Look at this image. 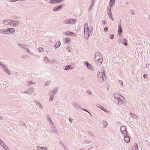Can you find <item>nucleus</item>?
Masks as SVG:
<instances>
[{"instance_id":"1","label":"nucleus","mask_w":150,"mask_h":150,"mask_svg":"<svg viewBox=\"0 0 150 150\" xmlns=\"http://www.w3.org/2000/svg\"><path fill=\"white\" fill-rule=\"evenodd\" d=\"M84 37L86 39H87L89 37L91 36L93 34L92 29H84Z\"/></svg>"},{"instance_id":"18","label":"nucleus","mask_w":150,"mask_h":150,"mask_svg":"<svg viewBox=\"0 0 150 150\" xmlns=\"http://www.w3.org/2000/svg\"><path fill=\"white\" fill-rule=\"evenodd\" d=\"M73 69V67H71L70 65H67L63 68L65 70H68L70 69Z\"/></svg>"},{"instance_id":"55","label":"nucleus","mask_w":150,"mask_h":150,"mask_svg":"<svg viewBox=\"0 0 150 150\" xmlns=\"http://www.w3.org/2000/svg\"><path fill=\"white\" fill-rule=\"evenodd\" d=\"M111 10H110V9H108V11H107V13H108V14H109V13H111Z\"/></svg>"},{"instance_id":"12","label":"nucleus","mask_w":150,"mask_h":150,"mask_svg":"<svg viewBox=\"0 0 150 150\" xmlns=\"http://www.w3.org/2000/svg\"><path fill=\"white\" fill-rule=\"evenodd\" d=\"M84 64L86 66L88 69L91 70H92V69H93V67L92 65L90 64L87 62L84 61Z\"/></svg>"},{"instance_id":"53","label":"nucleus","mask_w":150,"mask_h":150,"mask_svg":"<svg viewBox=\"0 0 150 150\" xmlns=\"http://www.w3.org/2000/svg\"><path fill=\"white\" fill-rule=\"evenodd\" d=\"M59 143L63 147H64V146H65L63 142L61 141H60Z\"/></svg>"},{"instance_id":"29","label":"nucleus","mask_w":150,"mask_h":150,"mask_svg":"<svg viewBox=\"0 0 150 150\" xmlns=\"http://www.w3.org/2000/svg\"><path fill=\"white\" fill-rule=\"evenodd\" d=\"M57 88H55L52 91H52L53 93L55 94L57 92Z\"/></svg>"},{"instance_id":"13","label":"nucleus","mask_w":150,"mask_h":150,"mask_svg":"<svg viewBox=\"0 0 150 150\" xmlns=\"http://www.w3.org/2000/svg\"><path fill=\"white\" fill-rule=\"evenodd\" d=\"M64 0H50L49 3L50 4L59 3L62 2Z\"/></svg>"},{"instance_id":"26","label":"nucleus","mask_w":150,"mask_h":150,"mask_svg":"<svg viewBox=\"0 0 150 150\" xmlns=\"http://www.w3.org/2000/svg\"><path fill=\"white\" fill-rule=\"evenodd\" d=\"M130 115L131 116L133 117V118H135L136 119H137L138 117L136 115L132 113H130Z\"/></svg>"},{"instance_id":"60","label":"nucleus","mask_w":150,"mask_h":150,"mask_svg":"<svg viewBox=\"0 0 150 150\" xmlns=\"http://www.w3.org/2000/svg\"><path fill=\"white\" fill-rule=\"evenodd\" d=\"M22 48L25 50H26V49H27V48L25 47L24 45L23 46Z\"/></svg>"},{"instance_id":"15","label":"nucleus","mask_w":150,"mask_h":150,"mask_svg":"<svg viewBox=\"0 0 150 150\" xmlns=\"http://www.w3.org/2000/svg\"><path fill=\"white\" fill-rule=\"evenodd\" d=\"M63 5H61L57 7H56L53 8V11H57L59 10L62 7Z\"/></svg>"},{"instance_id":"6","label":"nucleus","mask_w":150,"mask_h":150,"mask_svg":"<svg viewBox=\"0 0 150 150\" xmlns=\"http://www.w3.org/2000/svg\"><path fill=\"white\" fill-rule=\"evenodd\" d=\"M121 132L123 134H127V128L125 126H122L120 128Z\"/></svg>"},{"instance_id":"5","label":"nucleus","mask_w":150,"mask_h":150,"mask_svg":"<svg viewBox=\"0 0 150 150\" xmlns=\"http://www.w3.org/2000/svg\"><path fill=\"white\" fill-rule=\"evenodd\" d=\"M103 59L102 55L98 52H96L95 54V60H99Z\"/></svg>"},{"instance_id":"17","label":"nucleus","mask_w":150,"mask_h":150,"mask_svg":"<svg viewBox=\"0 0 150 150\" xmlns=\"http://www.w3.org/2000/svg\"><path fill=\"white\" fill-rule=\"evenodd\" d=\"M113 96L116 99H117L118 98V97H119L120 96L121 97V98H122L124 100H125V98H124L122 96H121L120 95H119L118 93H115L114 94Z\"/></svg>"},{"instance_id":"9","label":"nucleus","mask_w":150,"mask_h":150,"mask_svg":"<svg viewBox=\"0 0 150 150\" xmlns=\"http://www.w3.org/2000/svg\"><path fill=\"white\" fill-rule=\"evenodd\" d=\"M63 34H66L67 35L69 36H75L76 35L75 33L72 32L70 31H67L63 33Z\"/></svg>"},{"instance_id":"14","label":"nucleus","mask_w":150,"mask_h":150,"mask_svg":"<svg viewBox=\"0 0 150 150\" xmlns=\"http://www.w3.org/2000/svg\"><path fill=\"white\" fill-rule=\"evenodd\" d=\"M52 91H50L49 93V94L50 95V98L49 99V100L50 101H51L53 100V97L55 95V94L53 93H52Z\"/></svg>"},{"instance_id":"48","label":"nucleus","mask_w":150,"mask_h":150,"mask_svg":"<svg viewBox=\"0 0 150 150\" xmlns=\"http://www.w3.org/2000/svg\"><path fill=\"white\" fill-rule=\"evenodd\" d=\"M118 81L119 83L121 85H122V86H123V83L122 81L120 80H119Z\"/></svg>"},{"instance_id":"16","label":"nucleus","mask_w":150,"mask_h":150,"mask_svg":"<svg viewBox=\"0 0 150 150\" xmlns=\"http://www.w3.org/2000/svg\"><path fill=\"white\" fill-rule=\"evenodd\" d=\"M125 141L126 143H129L130 140V138L129 136L127 135L125 136L124 138Z\"/></svg>"},{"instance_id":"31","label":"nucleus","mask_w":150,"mask_h":150,"mask_svg":"<svg viewBox=\"0 0 150 150\" xmlns=\"http://www.w3.org/2000/svg\"><path fill=\"white\" fill-rule=\"evenodd\" d=\"M122 44L125 45H127V41L125 39H124L123 41L122 42Z\"/></svg>"},{"instance_id":"7","label":"nucleus","mask_w":150,"mask_h":150,"mask_svg":"<svg viewBox=\"0 0 150 150\" xmlns=\"http://www.w3.org/2000/svg\"><path fill=\"white\" fill-rule=\"evenodd\" d=\"M12 20L11 19H6L3 21V23L5 25H9L11 26Z\"/></svg>"},{"instance_id":"21","label":"nucleus","mask_w":150,"mask_h":150,"mask_svg":"<svg viewBox=\"0 0 150 150\" xmlns=\"http://www.w3.org/2000/svg\"><path fill=\"white\" fill-rule=\"evenodd\" d=\"M71 104L75 107L78 108H81L80 106L78 104L74 102H72Z\"/></svg>"},{"instance_id":"54","label":"nucleus","mask_w":150,"mask_h":150,"mask_svg":"<svg viewBox=\"0 0 150 150\" xmlns=\"http://www.w3.org/2000/svg\"><path fill=\"white\" fill-rule=\"evenodd\" d=\"M26 50L27 51V52L28 53L30 54V50H29V49H28V48H27V49H26V50ZM31 53H32L31 52Z\"/></svg>"},{"instance_id":"50","label":"nucleus","mask_w":150,"mask_h":150,"mask_svg":"<svg viewBox=\"0 0 150 150\" xmlns=\"http://www.w3.org/2000/svg\"><path fill=\"white\" fill-rule=\"evenodd\" d=\"M57 61L55 60H52L50 61V63L51 62L52 64H53L54 63H55Z\"/></svg>"},{"instance_id":"8","label":"nucleus","mask_w":150,"mask_h":150,"mask_svg":"<svg viewBox=\"0 0 150 150\" xmlns=\"http://www.w3.org/2000/svg\"><path fill=\"white\" fill-rule=\"evenodd\" d=\"M20 23L19 21L18 20H16L14 21H13L12 20L11 22V26L13 27H17Z\"/></svg>"},{"instance_id":"4","label":"nucleus","mask_w":150,"mask_h":150,"mask_svg":"<svg viewBox=\"0 0 150 150\" xmlns=\"http://www.w3.org/2000/svg\"><path fill=\"white\" fill-rule=\"evenodd\" d=\"M98 78L99 82L100 83H102L104 80V78H105L103 76V73L102 72H98Z\"/></svg>"},{"instance_id":"24","label":"nucleus","mask_w":150,"mask_h":150,"mask_svg":"<svg viewBox=\"0 0 150 150\" xmlns=\"http://www.w3.org/2000/svg\"><path fill=\"white\" fill-rule=\"evenodd\" d=\"M44 61L45 63H49L50 60L48 59L47 57H45L44 58Z\"/></svg>"},{"instance_id":"22","label":"nucleus","mask_w":150,"mask_h":150,"mask_svg":"<svg viewBox=\"0 0 150 150\" xmlns=\"http://www.w3.org/2000/svg\"><path fill=\"white\" fill-rule=\"evenodd\" d=\"M118 35L119 36H121L122 33V29H118Z\"/></svg>"},{"instance_id":"44","label":"nucleus","mask_w":150,"mask_h":150,"mask_svg":"<svg viewBox=\"0 0 150 150\" xmlns=\"http://www.w3.org/2000/svg\"><path fill=\"white\" fill-rule=\"evenodd\" d=\"M130 11L132 15H134L135 14V12L133 11V10L131 9H130Z\"/></svg>"},{"instance_id":"43","label":"nucleus","mask_w":150,"mask_h":150,"mask_svg":"<svg viewBox=\"0 0 150 150\" xmlns=\"http://www.w3.org/2000/svg\"><path fill=\"white\" fill-rule=\"evenodd\" d=\"M84 28H88V24L87 23H85L84 25Z\"/></svg>"},{"instance_id":"62","label":"nucleus","mask_w":150,"mask_h":150,"mask_svg":"<svg viewBox=\"0 0 150 150\" xmlns=\"http://www.w3.org/2000/svg\"><path fill=\"white\" fill-rule=\"evenodd\" d=\"M49 119H50V123H53V122H52V120L51 119V118L50 117H49Z\"/></svg>"},{"instance_id":"20","label":"nucleus","mask_w":150,"mask_h":150,"mask_svg":"<svg viewBox=\"0 0 150 150\" xmlns=\"http://www.w3.org/2000/svg\"><path fill=\"white\" fill-rule=\"evenodd\" d=\"M61 45V43L60 42L58 41L57 42V43L54 46L55 49H57Z\"/></svg>"},{"instance_id":"23","label":"nucleus","mask_w":150,"mask_h":150,"mask_svg":"<svg viewBox=\"0 0 150 150\" xmlns=\"http://www.w3.org/2000/svg\"><path fill=\"white\" fill-rule=\"evenodd\" d=\"M34 102L38 106H40L41 107V109H42V105L40 104V103L38 102V101L37 100H35L34 101Z\"/></svg>"},{"instance_id":"45","label":"nucleus","mask_w":150,"mask_h":150,"mask_svg":"<svg viewBox=\"0 0 150 150\" xmlns=\"http://www.w3.org/2000/svg\"><path fill=\"white\" fill-rule=\"evenodd\" d=\"M3 68H4V70L5 71V72L6 71L8 70L7 67L5 66V67L4 66Z\"/></svg>"},{"instance_id":"56","label":"nucleus","mask_w":150,"mask_h":150,"mask_svg":"<svg viewBox=\"0 0 150 150\" xmlns=\"http://www.w3.org/2000/svg\"><path fill=\"white\" fill-rule=\"evenodd\" d=\"M64 149V150H68V149L67 146H64V147H63Z\"/></svg>"},{"instance_id":"42","label":"nucleus","mask_w":150,"mask_h":150,"mask_svg":"<svg viewBox=\"0 0 150 150\" xmlns=\"http://www.w3.org/2000/svg\"><path fill=\"white\" fill-rule=\"evenodd\" d=\"M50 83V81H48L46 82L45 83V85L46 86H48Z\"/></svg>"},{"instance_id":"46","label":"nucleus","mask_w":150,"mask_h":150,"mask_svg":"<svg viewBox=\"0 0 150 150\" xmlns=\"http://www.w3.org/2000/svg\"><path fill=\"white\" fill-rule=\"evenodd\" d=\"M5 72L6 73V74H9V75L11 74V72L8 69Z\"/></svg>"},{"instance_id":"63","label":"nucleus","mask_w":150,"mask_h":150,"mask_svg":"<svg viewBox=\"0 0 150 150\" xmlns=\"http://www.w3.org/2000/svg\"><path fill=\"white\" fill-rule=\"evenodd\" d=\"M69 120L70 122L72 123V122L73 120L69 118Z\"/></svg>"},{"instance_id":"64","label":"nucleus","mask_w":150,"mask_h":150,"mask_svg":"<svg viewBox=\"0 0 150 150\" xmlns=\"http://www.w3.org/2000/svg\"><path fill=\"white\" fill-rule=\"evenodd\" d=\"M88 134L90 135H92V134L91 132H90L89 131L88 132Z\"/></svg>"},{"instance_id":"61","label":"nucleus","mask_w":150,"mask_h":150,"mask_svg":"<svg viewBox=\"0 0 150 150\" xmlns=\"http://www.w3.org/2000/svg\"><path fill=\"white\" fill-rule=\"evenodd\" d=\"M117 99L118 100V101H119V100H122V99H123V100H124L123 98H122V99H121V98H120V97H118V98Z\"/></svg>"},{"instance_id":"3","label":"nucleus","mask_w":150,"mask_h":150,"mask_svg":"<svg viewBox=\"0 0 150 150\" xmlns=\"http://www.w3.org/2000/svg\"><path fill=\"white\" fill-rule=\"evenodd\" d=\"M76 21L77 20L76 19H68L65 20L64 21V23L68 24H72L75 23Z\"/></svg>"},{"instance_id":"33","label":"nucleus","mask_w":150,"mask_h":150,"mask_svg":"<svg viewBox=\"0 0 150 150\" xmlns=\"http://www.w3.org/2000/svg\"><path fill=\"white\" fill-rule=\"evenodd\" d=\"M102 124L103 125H105V127H106L108 125V122L105 121L103 120L102 122Z\"/></svg>"},{"instance_id":"57","label":"nucleus","mask_w":150,"mask_h":150,"mask_svg":"<svg viewBox=\"0 0 150 150\" xmlns=\"http://www.w3.org/2000/svg\"><path fill=\"white\" fill-rule=\"evenodd\" d=\"M3 147H4L6 146V145L3 142V143L1 145Z\"/></svg>"},{"instance_id":"47","label":"nucleus","mask_w":150,"mask_h":150,"mask_svg":"<svg viewBox=\"0 0 150 150\" xmlns=\"http://www.w3.org/2000/svg\"><path fill=\"white\" fill-rule=\"evenodd\" d=\"M121 25V21H120V22L119 23V24L118 28H122Z\"/></svg>"},{"instance_id":"52","label":"nucleus","mask_w":150,"mask_h":150,"mask_svg":"<svg viewBox=\"0 0 150 150\" xmlns=\"http://www.w3.org/2000/svg\"><path fill=\"white\" fill-rule=\"evenodd\" d=\"M4 66L5 67V65H3L0 62V67H1L3 68Z\"/></svg>"},{"instance_id":"36","label":"nucleus","mask_w":150,"mask_h":150,"mask_svg":"<svg viewBox=\"0 0 150 150\" xmlns=\"http://www.w3.org/2000/svg\"><path fill=\"white\" fill-rule=\"evenodd\" d=\"M12 17L14 19H20V18L19 17L16 16V15H13L12 16Z\"/></svg>"},{"instance_id":"51","label":"nucleus","mask_w":150,"mask_h":150,"mask_svg":"<svg viewBox=\"0 0 150 150\" xmlns=\"http://www.w3.org/2000/svg\"><path fill=\"white\" fill-rule=\"evenodd\" d=\"M103 76L105 78L106 77L105 71H104L103 73Z\"/></svg>"},{"instance_id":"35","label":"nucleus","mask_w":150,"mask_h":150,"mask_svg":"<svg viewBox=\"0 0 150 150\" xmlns=\"http://www.w3.org/2000/svg\"><path fill=\"white\" fill-rule=\"evenodd\" d=\"M19 124L20 125H21L23 126H25V127H26V124L23 122H19Z\"/></svg>"},{"instance_id":"27","label":"nucleus","mask_w":150,"mask_h":150,"mask_svg":"<svg viewBox=\"0 0 150 150\" xmlns=\"http://www.w3.org/2000/svg\"><path fill=\"white\" fill-rule=\"evenodd\" d=\"M37 149L38 150H46L47 148L45 149L44 147H42L40 146H38Z\"/></svg>"},{"instance_id":"19","label":"nucleus","mask_w":150,"mask_h":150,"mask_svg":"<svg viewBox=\"0 0 150 150\" xmlns=\"http://www.w3.org/2000/svg\"><path fill=\"white\" fill-rule=\"evenodd\" d=\"M96 63L98 65H100L103 62V59H100L99 60H95Z\"/></svg>"},{"instance_id":"58","label":"nucleus","mask_w":150,"mask_h":150,"mask_svg":"<svg viewBox=\"0 0 150 150\" xmlns=\"http://www.w3.org/2000/svg\"><path fill=\"white\" fill-rule=\"evenodd\" d=\"M147 76V74H145L143 75V76L144 78H146V77Z\"/></svg>"},{"instance_id":"2","label":"nucleus","mask_w":150,"mask_h":150,"mask_svg":"<svg viewBox=\"0 0 150 150\" xmlns=\"http://www.w3.org/2000/svg\"><path fill=\"white\" fill-rule=\"evenodd\" d=\"M14 29H2L0 30V32L1 33L5 34H9L10 33H14Z\"/></svg>"},{"instance_id":"10","label":"nucleus","mask_w":150,"mask_h":150,"mask_svg":"<svg viewBox=\"0 0 150 150\" xmlns=\"http://www.w3.org/2000/svg\"><path fill=\"white\" fill-rule=\"evenodd\" d=\"M96 106L99 108L100 109L102 110L105 112H107V110L104 107H103L99 104H97Z\"/></svg>"},{"instance_id":"32","label":"nucleus","mask_w":150,"mask_h":150,"mask_svg":"<svg viewBox=\"0 0 150 150\" xmlns=\"http://www.w3.org/2000/svg\"><path fill=\"white\" fill-rule=\"evenodd\" d=\"M37 50L40 52H41L43 51L44 49L40 47L37 49Z\"/></svg>"},{"instance_id":"30","label":"nucleus","mask_w":150,"mask_h":150,"mask_svg":"<svg viewBox=\"0 0 150 150\" xmlns=\"http://www.w3.org/2000/svg\"><path fill=\"white\" fill-rule=\"evenodd\" d=\"M70 40L66 38H65L64 39V44H65L68 43H69Z\"/></svg>"},{"instance_id":"38","label":"nucleus","mask_w":150,"mask_h":150,"mask_svg":"<svg viewBox=\"0 0 150 150\" xmlns=\"http://www.w3.org/2000/svg\"><path fill=\"white\" fill-rule=\"evenodd\" d=\"M28 84L30 85H34L35 84V82H33L31 81H28Z\"/></svg>"},{"instance_id":"49","label":"nucleus","mask_w":150,"mask_h":150,"mask_svg":"<svg viewBox=\"0 0 150 150\" xmlns=\"http://www.w3.org/2000/svg\"><path fill=\"white\" fill-rule=\"evenodd\" d=\"M86 92L87 93H88V94H92V93L89 90H86Z\"/></svg>"},{"instance_id":"39","label":"nucleus","mask_w":150,"mask_h":150,"mask_svg":"<svg viewBox=\"0 0 150 150\" xmlns=\"http://www.w3.org/2000/svg\"><path fill=\"white\" fill-rule=\"evenodd\" d=\"M66 50L68 52H70L71 50V48L70 47H68L66 48Z\"/></svg>"},{"instance_id":"59","label":"nucleus","mask_w":150,"mask_h":150,"mask_svg":"<svg viewBox=\"0 0 150 150\" xmlns=\"http://www.w3.org/2000/svg\"><path fill=\"white\" fill-rule=\"evenodd\" d=\"M18 45L20 47H22V48H23L24 46V45L19 44H18Z\"/></svg>"},{"instance_id":"28","label":"nucleus","mask_w":150,"mask_h":150,"mask_svg":"<svg viewBox=\"0 0 150 150\" xmlns=\"http://www.w3.org/2000/svg\"><path fill=\"white\" fill-rule=\"evenodd\" d=\"M138 146L137 144H136V145H135L134 146H133L132 148V150H137Z\"/></svg>"},{"instance_id":"25","label":"nucleus","mask_w":150,"mask_h":150,"mask_svg":"<svg viewBox=\"0 0 150 150\" xmlns=\"http://www.w3.org/2000/svg\"><path fill=\"white\" fill-rule=\"evenodd\" d=\"M115 3V0H110V2L109 5L110 6H112L114 5Z\"/></svg>"},{"instance_id":"41","label":"nucleus","mask_w":150,"mask_h":150,"mask_svg":"<svg viewBox=\"0 0 150 150\" xmlns=\"http://www.w3.org/2000/svg\"><path fill=\"white\" fill-rule=\"evenodd\" d=\"M108 15H109L110 18H111L112 20H113V18L112 16V13H109V14H108Z\"/></svg>"},{"instance_id":"40","label":"nucleus","mask_w":150,"mask_h":150,"mask_svg":"<svg viewBox=\"0 0 150 150\" xmlns=\"http://www.w3.org/2000/svg\"><path fill=\"white\" fill-rule=\"evenodd\" d=\"M114 36V35L113 34L110 35L109 36V38L111 39H112L113 38Z\"/></svg>"},{"instance_id":"34","label":"nucleus","mask_w":150,"mask_h":150,"mask_svg":"<svg viewBox=\"0 0 150 150\" xmlns=\"http://www.w3.org/2000/svg\"><path fill=\"white\" fill-rule=\"evenodd\" d=\"M81 110H83V111H84L87 112H88V113H89V114H90L91 116V113L88 111L87 110L84 109V108H80Z\"/></svg>"},{"instance_id":"37","label":"nucleus","mask_w":150,"mask_h":150,"mask_svg":"<svg viewBox=\"0 0 150 150\" xmlns=\"http://www.w3.org/2000/svg\"><path fill=\"white\" fill-rule=\"evenodd\" d=\"M124 100H123V99L120 100H119L118 102V104L120 105L122 104Z\"/></svg>"},{"instance_id":"11","label":"nucleus","mask_w":150,"mask_h":150,"mask_svg":"<svg viewBox=\"0 0 150 150\" xmlns=\"http://www.w3.org/2000/svg\"><path fill=\"white\" fill-rule=\"evenodd\" d=\"M33 88H30L28 89L27 91L24 92H23L22 91H21V93H25L28 94H31L33 92Z\"/></svg>"}]
</instances>
